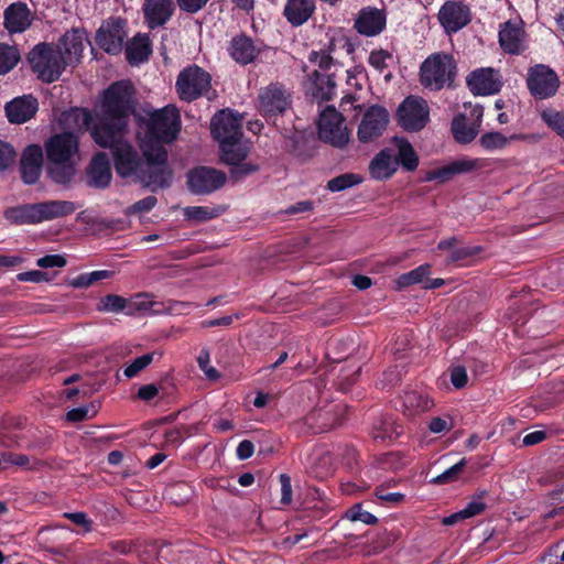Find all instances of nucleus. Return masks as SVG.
<instances>
[{"label":"nucleus","instance_id":"1","mask_svg":"<svg viewBox=\"0 0 564 564\" xmlns=\"http://www.w3.org/2000/svg\"><path fill=\"white\" fill-rule=\"evenodd\" d=\"M132 85L117 82L104 94L98 122L91 127V113L75 108L63 115L64 124L73 130L91 128V137L101 148H109L116 172L121 177H134L145 186L163 188L169 186L172 173L165 163V154L159 149V156L144 155L142 161L137 150L124 139L127 117L132 108Z\"/></svg>","mask_w":564,"mask_h":564},{"label":"nucleus","instance_id":"2","mask_svg":"<svg viewBox=\"0 0 564 564\" xmlns=\"http://www.w3.org/2000/svg\"><path fill=\"white\" fill-rule=\"evenodd\" d=\"M180 128V112L174 106H166L154 111L145 124L143 134H139V145L142 153L159 156L160 149L165 154V163H167V152L164 149V143L174 141Z\"/></svg>","mask_w":564,"mask_h":564},{"label":"nucleus","instance_id":"3","mask_svg":"<svg viewBox=\"0 0 564 564\" xmlns=\"http://www.w3.org/2000/svg\"><path fill=\"white\" fill-rule=\"evenodd\" d=\"M29 62L33 72L45 83L57 80L69 66L57 45L48 43L35 45L29 53Z\"/></svg>","mask_w":564,"mask_h":564},{"label":"nucleus","instance_id":"4","mask_svg":"<svg viewBox=\"0 0 564 564\" xmlns=\"http://www.w3.org/2000/svg\"><path fill=\"white\" fill-rule=\"evenodd\" d=\"M455 68V61L451 55L433 54L421 65V83L426 88L440 90L453 82Z\"/></svg>","mask_w":564,"mask_h":564},{"label":"nucleus","instance_id":"5","mask_svg":"<svg viewBox=\"0 0 564 564\" xmlns=\"http://www.w3.org/2000/svg\"><path fill=\"white\" fill-rule=\"evenodd\" d=\"M210 84L208 72L197 65H189L177 75L175 89L181 100L189 102L207 93Z\"/></svg>","mask_w":564,"mask_h":564},{"label":"nucleus","instance_id":"6","mask_svg":"<svg viewBox=\"0 0 564 564\" xmlns=\"http://www.w3.org/2000/svg\"><path fill=\"white\" fill-rule=\"evenodd\" d=\"M318 137L335 148L343 149L350 141L344 117L333 107H327L319 115Z\"/></svg>","mask_w":564,"mask_h":564},{"label":"nucleus","instance_id":"7","mask_svg":"<svg viewBox=\"0 0 564 564\" xmlns=\"http://www.w3.org/2000/svg\"><path fill=\"white\" fill-rule=\"evenodd\" d=\"M291 102V93L281 84L272 83L259 90L258 109L267 119L282 115Z\"/></svg>","mask_w":564,"mask_h":564},{"label":"nucleus","instance_id":"8","mask_svg":"<svg viewBox=\"0 0 564 564\" xmlns=\"http://www.w3.org/2000/svg\"><path fill=\"white\" fill-rule=\"evenodd\" d=\"M429 120V107L424 99L408 97L399 106L398 121L406 131H419L425 127Z\"/></svg>","mask_w":564,"mask_h":564},{"label":"nucleus","instance_id":"9","mask_svg":"<svg viewBox=\"0 0 564 564\" xmlns=\"http://www.w3.org/2000/svg\"><path fill=\"white\" fill-rule=\"evenodd\" d=\"M226 181L224 172L207 166L193 169L187 174L188 188L197 195L210 194L223 187Z\"/></svg>","mask_w":564,"mask_h":564},{"label":"nucleus","instance_id":"10","mask_svg":"<svg viewBox=\"0 0 564 564\" xmlns=\"http://www.w3.org/2000/svg\"><path fill=\"white\" fill-rule=\"evenodd\" d=\"M469 115L459 113L452 121V132L458 143H470L478 134L484 109L479 105L468 106Z\"/></svg>","mask_w":564,"mask_h":564},{"label":"nucleus","instance_id":"11","mask_svg":"<svg viewBox=\"0 0 564 564\" xmlns=\"http://www.w3.org/2000/svg\"><path fill=\"white\" fill-rule=\"evenodd\" d=\"M389 123V112L381 106L369 107L358 126L357 137L360 142L367 143L379 138Z\"/></svg>","mask_w":564,"mask_h":564},{"label":"nucleus","instance_id":"12","mask_svg":"<svg viewBox=\"0 0 564 564\" xmlns=\"http://www.w3.org/2000/svg\"><path fill=\"white\" fill-rule=\"evenodd\" d=\"M242 118L229 109L217 112L210 123L214 138L219 144L242 139Z\"/></svg>","mask_w":564,"mask_h":564},{"label":"nucleus","instance_id":"13","mask_svg":"<svg viewBox=\"0 0 564 564\" xmlns=\"http://www.w3.org/2000/svg\"><path fill=\"white\" fill-rule=\"evenodd\" d=\"M126 36L127 33L122 20H108L98 29L96 42L105 52L119 54L122 51Z\"/></svg>","mask_w":564,"mask_h":564},{"label":"nucleus","instance_id":"14","mask_svg":"<svg viewBox=\"0 0 564 564\" xmlns=\"http://www.w3.org/2000/svg\"><path fill=\"white\" fill-rule=\"evenodd\" d=\"M471 20L469 8L458 1H446L438 11V21L446 33H456Z\"/></svg>","mask_w":564,"mask_h":564},{"label":"nucleus","instance_id":"15","mask_svg":"<svg viewBox=\"0 0 564 564\" xmlns=\"http://www.w3.org/2000/svg\"><path fill=\"white\" fill-rule=\"evenodd\" d=\"M528 87L535 97L541 99L551 97L558 88L557 75L551 68L538 65L529 73Z\"/></svg>","mask_w":564,"mask_h":564},{"label":"nucleus","instance_id":"16","mask_svg":"<svg viewBox=\"0 0 564 564\" xmlns=\"http://www.w3.org/2000/svg\"><path fill=\"white\" fill-rule=\"evenodd\" d=\"M467 86L475 95L488 96L500 90L501 79L494 68H479L468 75Z\"/></svg>","mask_w":564,"mask_h":564},{"label":"nucleus","instance_id":"17","mask_svg":"<svg viewBox=\"0 0 564 564\" xmlns=\"http://www.w3.org/2000/svg\"><path fill=\"white\" fill-rule=\"evenodd\" d=\"M87 44L89 41L86 33L83 30L73 29L66 32L56 45L62 51L67 64L73 66L79 63Z\"/></svg>","mask_w":564,"mask_h":564},{"label":"nucleus","instance_id":"18","mask_svg":"<svg viewBox=\"0 0 564 564\" xmlns=\"http://www.w3.org/2000/svg\"><path fill=\"white\" fill-rule=\"evenodd\" d=\"M387 24L384 11L367 7L360 10L355 21V29L365 36H376L380 34Z\"/></svg>","mask_w":564,"mask_h":564},{"label":"nucleus","instance_id":"19","mask_svg":"<svg viewBox=\"0 0 564 564\" xmlns=\"http://www.w3.org/2000/svg\"><path fill=\"white\" fill-rule=\"evenodd\" d=\"M78 151V140L69 132L56 134L46 143L48 160H73Z\"/></svg>","mask_w":564,"mask_h":564},{"label":"nucleus","instance_id":"20","mask_svg":"<svg viewBox=\"0 0 564 564\" xmlns=\"http://www.w3.org/2000/svg\"><path fill=\"white\" fill-rule=\"evenodd\" d=\"M4 109L9 122L21 124L29 121L36 113L39 104L33 96L25 95L7 102Z\"/></svg>","mask_w":564,"mask_h":564},{"label":"nucleus","instance_id":"21","mask_svg":"<svg viewBox=\"0 0 564 564\" xmlns=\"http://www.w3.org/2000/svg\"><path fill=\"white\" fill-rule=\"evenodd\" d=\"M499 44L509 54H519L524 47V30L521 21H507L499 30Z\"/></svg>","mask_w":564,"mask_h":564},{"label":"nucleus","instance_id":"22","mask_svg":"<svg viewBox=\"0 0 564 564\" xmlns=\"http://www.w3.org/2000/svg\"><path fill=\"white\" fill-rule=\"evenodd\" d=\"M43 151L40 145H29L21 156V176L24 183L34 184L37 182L42 171Z\"/></svg>","mask_w":564,"mask_h":564},{"label":"nucleus","instance_id":"23","mask_svg":"<svg viewBox=\"0 0 564 564\" xmlns=\"http://www.w3.org/2000/svg\"><path fill=\"white\" fill-rule=\"evenodd\" d=\"M76 204L70 200H46L34 204L36 224L72 215Z\"/></svg>","mask_w":564,"mask_h":564},{"label":"nucleus","instance_id":"24","mask_svg":"<svg viewBox=\"0 0 564 564\" xmlns=\"http://www.w3.org/2000/svg\"><path fill=\"white\" fill-rule=\"evenodd\" d=\"M3 24L9 33H22L32 23V13L23 2L10 4L3 14Z\"/></svg>","mask_w":564,"mask_h":564},{"label":"nucleus","instance_id":"25","mask_svg":"<svg viewBox=\"0 0 564 564\" xmlns=\"http://www.w3.org/2000/svg\"><path fill=\"white\" fill-rule=\"evenodd\" d=\"M399 167V160L392 149H382L370 161L369 173L377 181L390 178Z\"/></svg>","mask_w":564,"mask_h":564},{"label":"nucleus","instance_id":"26","mask_svg":"<svg viewBox=\"0 0 564 564\" xmlns=\"http://www.w3.org/2000/svg\"><path fill=\"white\" fill-rule=\"evenodd\" d=\"M88 185L97 188L107 187L112 178L111 166L106 153H97L87 169Z\"/></svg>","mask_w":564,"mask_h":564},{"label":"nucleus","instance_id":"27","mask_svg":"<svg viewBox=\"0 0 564 564\" xmlns=\"http://www.w3.org/2000/svg\"><path fill=\"white\" fill-rule=\"evenodd\" d=\"M314 0H286L283 14L293 26H301L313 15L315 11Z\"/></svg>","mask_w":564,"mask_h":564},{"label":"nucleus","instance_id":"28","mask_svg":"<svg viewBox=\"0 0 564 564\" xmlns=\"http://www.w3.org/2000/svg\"><path fill=\"white\" fill-rule=\"evenodd\" d=\"M172 13V0H147L144 3L145 20L151 29L166 23Z\"/></svg>","mask_w":564,"mask_h":564},{"label":"nucleus","instance_id":"29","mask_svg":"<svg viewBox=\"0 0 564 564\" xmlns=\"http://www.w3.org/2000/svg\"><path fill=\"white\" fill-rule=\"evenodd\" d=\"M259 50L251 39L240 35L231 40L229 46L230 56L239 64L247 65L256 58Z\"/></svg>","mask_w":564,"mask_h":564},{"label":"nucleus","instance_id":"30","mask_svg":"<svg viewBox=\"0 0 564 564\" xmlns=\"http://www.w3.org/2000/svg\"><path fill=\"white\" fill-rule=\"evenodd\" d=\"M152 52L149 36L137 34L126 45V56L130 65H140L148 61Z\"/></svg>","mask_w":564,"mask_h":564},{"label":"nucleus","instance_id":"31","mask_svg":"<svg viewBox=\"0 0 564 564\" xmlns=\"http://www.w3.org/2000/svg\"><path fill=\"white\" fill-rule=\"evenodd\" d=\"M221 161L228 165H237L245 161L250 151V144L243 139L219 144Z\"/></svg>","mask_w":564,"mask_h":564},{"label":"nucleus","instance_id":"32","mask_svg":"<svg viewBox=\"0 0 564 564\" xmlns=\"http://www.w3.org/2000/svg\"><path fill=\"white\" fill-rule=\"evenodd\" d=\"M47 172L50 177L58 184H67L75 175V159L48 160Z\"/></svg>","mask_w":564,"mask_h":564},{"label":"nucleus","instance_id":"33","mask_svg":"<svg viewBox=\"0 0 564 564\" xmlns=\"http://www.w3.org/2000/svg\"><path fill=\"white\" fill-rule=\"evenodd\" d=\"M432 404V401L423 392L409 391L402 397L403 411L409 416L429 410Z\"/></svg>","mask_w":564,"mask_h":564},{"label":"nucleus","instance_id":"34","mask_svg":"<svg viewBox=\"0 0 564 564\" xmlns=\"http://www.w3.org/2000/svg\"><path fill=\"white\" fill-rule=\"evenodd\" d=\"M392 142L398 150L399 165L406 171H414L419 165V158L412 144L403 138H393Z\"/></svg>","mask_w":564,"mask_h":564},{"label":"nucleus","instance_id":"35","mask_svg":"<svg viewBox=\"0 0 564 564\" xmlns=\"http://www.w3.org/2000/svg\"><path fill=\"white\" fill-rule=\"evenodd\" d=\"M4 218L13 225H34V204H24L10 207L4 212Z\"/></svg>","mask_w":564,"mask_h":564},{"label":"nucleus","instance_id":"36","mask_svg":"<svg viewBox=\"0 0 564 564\" xmlns=\"http://www.w3.org/2000/svg\"><path fill=\"white\" fill-rule=\"evenodd\" d=\"M224 212L223 206H189L184 208V216L194 223H205L220 216Z\"/></svg>","mask_w":564,"mask_h":564},{"label":"nucleus","instance_id":"37","mask_svg":"<svg viewBox=\"0 0 564 564\" xmlns=\"http://www.w3.org/2000/svg\"><path fill=\"white\" fill-rule=\"evenodd\" d=\"M330 414L332 410L315 411L307 415L305 421L314 433H323L333 429L335 425L339 424V421L337 419L334 417L330 420Z\"/></svg>","mask_w":564,"mask_h":564},{"label":"nucleus","instance_id":"38","mask_svg":"<svg viewBox=\"0 0 564 564\" xmlns=\"http://www.w3.org/2000/svg\"><path fill=\"white\" fill-rule=\"evenodd\" d=\"M520 139H522L520 134L506 137L498 131H491L484 133L479 139V143L486 151H496L507 147L510 141Z\"/></svg>","mask_w":564,"mask_h":564},{"label":"nucleus","instance_id":"39","mask_svg":"<svg viewBox=\"0 0 564 564\" xmlns=\"http://www.w3.org/2000/svg\"><path fill=\"white\" fill-rule=\"evenodd\" d=\"M314 96L323 100H329L334 95L335 82L333 79L334 74H321L315 72Z\"/></svg>","mask_w":564,"mask_h":564},{"label":"nucleus","instance_id":"40","mask_svg":"<svg viewBox=\"0 0 564 564\" xmlns=\"http://www.w3.org/2000/svg\"><path fill=\"white\" fill-rule=\"evenodd\" d=\"M129 303L128 300L117 295V294H108L100 299L97 310L99 312L107 313H120L124 312L128 315Z\"/></svg>","mask_w":564,"mask_h":564},{"label":"nucleus","instance_id":"41","mask_svg":"<svg viewBox=\"0 0 564 564\" xmlns=\"http://www.w3.org/2000/svg\"><path fill=\"white\" fill-rule=\"evenodd\" d=\"M430 274V265L421 264L414 270L401 274L397 280L395 284L399 290L408 288L410 285L421 283Z\"/></svg>","mask_w":564,"mask_h":564},{"label":"nucleus","instance_id":"42","mask_svg":"<svg viewBox=\"0 0 564 564\" xmlns=\"http://www.w3.org/2000/svg\"><path fill=\"white\" fill-rule=\"evenodd\" d=\"M20 61L18 48L0 44V75L9 73Z\"/></svg>","mask_w":564,"mask_h":564},{"label":"nucleus","instance_id":"43","mask_svg":"<svg viewBox=\"0 0 564 564\" xmlns=\"http://www.w3.org/2000/svg\"><path fill=\"white\" fill-rule=\"evenodd\" d=\"M361 177L354 173L341 174L337 177L332 178L327 183V188L330 192H341L361 183Z\"/></svg>","mask_w":564,"mask_h":564},{"label":"nucleus","instance_id":"44","mask_svg":"<svg viewBox=\"0 0 564 564\" xmlns=\"http://www.w3.org/2000/svg\"><path fill=\"white\" fill-rule=\"evenodd\" d=\"M129 308L128 315H133L139 312H149L153 311L154 302L152 301V296L147 293H139L131 299L128 300Z\"/></svg>","mask_w":564,"mask_h":564},{"label":"nucleus","instance_id":"45","mask_svg":"<svg viewBox=\"0 0 564 564\" xmlns=\"http://www.w3.org/2000/svg\"><path fill=\"white\" fill-rule=\"evenodd\" d=\"M541 117L547 127L564 139V112L545 109L542 111Z\"/></svg>","mask_w":564,"mask_h":564},{"label":"nucleus","instance_id":"46","mask_svg":"<svg viewBox=\"0 0 564 564\" xmlns=\"http://www.w3.org/2000/svg\"><path fill=\"white\" fill-rule=\"evenodd\" d=\"M155 352L144 354L140 357L133 359L130 364L126 366L123 369V375L128 378H134L139 375L143 369H145L154 359Z\"/></svg>","mask_w":564,"mask_h":564},{"label":"nucleus","instance_id":"47","mask_svg":"<svg viewBox=\"0 0 564 564\" xmlns=\"http://www.w3.org/2000/svg\"><path fill=\"white\" fill-rule=\"evenodd\" d=\"M466 464L467 462L465 458L460 459L458 463H456L455 465H453L452 467L447 468L442 474L433 478L432 481L434 484H448L455 481L456 479H458Z\"/></svg>","mask_w":564,"mask_h":564},{"label":"nucleus","instance_id":"48","mask_svg":"<svg viewBox=\"0 0 564 564\" xmlns=\"http://www.w3.org/2000/svg\"><path fill=\"white\" fill-rule=\"evenodd\" d=\"M485 495H486V491H481L480 494L474 496L471 498V500L467 503V506L464 509H462V512L466 519L478 516L485 510V508H486V503L484 501Z\"/></svg>","mask_w":564,"mask_h":564},{"label":"nucleus","instance_id":"49","mask_svg":"<svg viewBox=\"0 0 564 564\" xmlns=\"http://www.w3.org/2000/svg\"><path fill=\"white\" fill-rule=\"evenodd\" d=\"M346 517L352 522L360 521L365 524H375L377 522V518L372 513L364 510L361 505H355L350 508Z\"/></svg>","mask_w":564,"mask_h":564},{"label":"nucleus","instance_id":"50","mask_svg":"<svg viewBox=\"0 0 564 564\" xmlns=\"http://www.w3.org/2000/svg\"><path fill=\"white\" fill-rule=\"evenodd\" d=\"M455 175L453 164L449 163L445 166H442L440 169H435L432 171L426 172L424 176V181L431 182V181H438L441 183H445L449 181Z\"/></svg>","mask_w":564,"mask_h":564},{"label":"nucleus","instance_id":"51","mask_svg":"<svg viewBox=\"0 0 564 564\" xmlns=\"http://www.w3.org/2000/svg\"><path fill=\"white\" fill-rule=\"evenodd\" d=\"M197 362L200 370L208 379L216 380L219 378L218 371L213 366H210V354L207 349L200 350L197 357Z\"/></svg>","mask_w":564,"mask_h":564},{"label":"nucleus","instance_id":"52","mask_svg":"<svg viewBox=\"0 0 564 564\" xmlns=\"http://www.w3.org/2000/svg\"><path fill=\"white\" fill-rule=\"evenodd\" d=\"M17 153L13 147L0 140V170H7L14 164Z\"/></svg>","mask_w":564,"mask_h":564},{"label":"nucleus","instance_id":"53","mask_svg":"<svg viewBox=\"0 0 564 564\" xmlns=\"http://www.w3.org/2000/svg\"><path fill=\"white\" fill-rule=\"evenodd\" d=\"M391 58L392 55L389 52L378 50L370 53L368 62L375 69L382 73L387 68V61Z\"/></svg>","mask_w":564,"mask_h":564},{"label":"nucleus","instance_id":"54","mask_svg":"<svg viewBox=\"0 0 564 564\" xmlns=\"http://www.w3.org/2000/svg\"><path fill=\"white\" fill-rule=\"evenodd\" d=\"M155 196H147L143 199L138 200L132 206L129 207V215H143L149 213L156 205Z\"/></svg>","mask_w":564,"mask_h":564},{"label":"nucleus","instance_id":"55","mask_svg":"<svg viewBox=\"0 0 564 564\" xmlns=\"http://www.w3.org/2000/svg\"><path fill=\"white\" fill-rule=\"evenodd\" d=\"M453 169L456 174L467 173L475 169H479L482 166L481 160L479 159H460L452 162Z\"/></svg>","mask_w":564,"mask_h":564},{"label":"nucleus","instance_id":"56","mask_svg":"<svg viewBox=\"0 0 564 564\" xmlns=\"http://www.w3.org/2000/svg\"><path fill=\"white\" fill-rule=\"evenodd\" d=\"M230 175L235 180H241L247 175H250L259 170V166L250 162H240L237 165H231Z\"/></svg>","mask_w":564,"mask_h":564},{"label":"nucleus","instance_id":"57","mask_svg":"<svg viewBox=\"0 0 564 564\" xmlns=\"http://www.w3.org/2000/svg\"><path fill=\"white\" fill-rule=\"evenodd\" d=\"M64 517L69 519L76 525L82 527L84 532L91 531L93 522L85 512H65Z\"/></svg>","mask_w":564,"mask_h":564},{"label":"nucleus","instance_id":"58","mask_svg":"<svg viewBox=\"0 0 564 564\" xmlns=\"http://www.w3.org/2000/svg\"><path fill=\"white\" fill-rule=\"evenodd\" d=\"M468 376L464 367L457 366L451 370V382L457 388L462 389L467 384Z\"/></svg>","mask_w":564,"mask_h":564},{"label":"nucleus","instance_id":"59","mask_svg":"<svg viewBox=\"0 0 564 564\" xmlns=\"http://www.w3.org/2000/svg\"><path fill=\"white\" fill-rule=\"evenodd\" d=\"M36 264L40 268H63L66 264V260L59 254H50L40 258Z\"/></svg>","mask_w":564,"mask_h":564},{"label":"nucleus","instance_id":"60","mask_svg":"<svg viewBox=\"0 0 564 564\" xmlns=\"http://www.w3.org/2000/svg\"><path fill=\"white\" fill-rule=\"evenodd\" d=\"M477 252V249L467 246H456L449 256L452 262L465 260Z\"/></svg>","mask_w":564,"mask_h":564},{"label":"nucleus","instance_id":"61","mask_svg":"<svg viewBox=\"0 0 564 564\" xmlns=\"http://www.w3.org/2000/svg\"><path fill=\"white\" fill-rule=\"evenodd\" d=\"M2 462L6 465H15V466H20V467H28L30 464V458L23 454L4 453V454H2Z\"/></svg>","mask_w":564,"mask_h":564},{"label":"nucleus","instance_id":"62","mask_svg":"<svg viewBox=\"0 0 564 564\" xmlns=\"http://www.w3.org/2000/svg\"><path fill=\"white\" fill-rule=\"evenodd\" d=\"M281 484V502L288 505L292 501V485L291 478L286 474L280 475Z\"/></svg>","mask_w":564,"mask_h":564},{"label":"nucleus","instance_id":"63","mask_svg":"<svg viewBox=\"0 0 564 564\" xmlns=\"http://www.w3.org/2000/svg\"><path fill=\"white\" fill-rule=\"evenodd\" d=\"M17 279L19 281H21V282L39 283V282H42V281H46L47 276H46L45 272H42V271H39V270H33V271H26V272L19 273L17 275Z\"/></svg>","mask_w":564,"mask_h":564},{"label":"nucleus","instance_id":"64","mask_svg":"<svg viewBox=\"0 0 564 564\" xmlns=\"http://www.w3.org/2000/svg\"><path fill=\"white\" fill-rule=\"evenodd\" d=\"M209 0H177L178 7L186 12L195 13L199 11Z\"/></svg>","mask_w":564,"mask_h":564}]
</instances>
